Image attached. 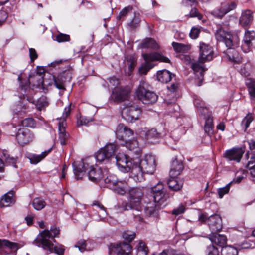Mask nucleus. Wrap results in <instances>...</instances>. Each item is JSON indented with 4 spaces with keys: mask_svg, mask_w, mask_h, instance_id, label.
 Masks as SVG:
<instances>
[{
    "mask_svg": "<svg viewBox=\"0 0 255 255\" xmlns=\"http://www.w3.org/2000/svg\"><path fill=\"white\" fill-rule=\"evenodd\" d=\"M128 201L119 203L118 208L123 211H132L141 212L142 210V200L144 196L143 190L139 187H132L128 191Z\"/></svg>",
    "mask_w": 255,
    "mask_h": 255,
    "instance_id": "nucleus-1",
    "label": "nucleus"
},
{
    "mask_svg": "<svg viewBox=\"0 0 255 255\" xmlns=\"http://www.w3.org/2000/svg\"><path fill=\"white\" fill-rule=\"evenodd\" d=\"M73 172L77 180L82 179L85 172H87L89 180L97 183L101 180L103 173L100 168H95L90 165L88 160H82L77 165L73 164Z\"/></svg>",
    "mask_w": 255,
    "mask_h": 255,
    "instance_id": "nucleus-2",
    "label": "nucleus"
},
{
    "mask_svg": "<svg viewBox=\"0 0 255 255\" xmlns=\"http://www.w3.org/2000/svg\"><path fill=\"white\" fill-rule=\"evenodd\" d=\"M199 221L202 222L207 221L208 226L212 231V236L209 239H227V237L217 233L223 227L222 220L219 215L215 214L208 216L207 213L201 214L199 217Z\"/></svg>",
    "mask_w": 255,
    "mask_h": 255,
    "instance_id": "nucleus-3",
    "label": "nucleus"
},
{
    "mask_svg": "<svg viewBox=\"0 0 255 255\" xmlns=\"http://www.w3.org/2000/svg\"><path fill=\"white\" fill-rule=\"evenodd\" d=\"M142 57L145 62L139 68V72L140 74H146L148 71L154 66V65L151 63L152 61H160L165 63H169L170 61L167 57L157 52L144 53L142 54Z\"/></svg>",
    "mask_w": 255,
    "mask_h": 255,
    "instance_id": "nucleus-4",
    "label": "nucleus"
},
{
    "mask_svg": "<svg viewBox=\"0 0 255 255\" xmlns=\"http://www.w3.org/2000/svg\"><path fill=\"white\" fill-rule=\"evenodd\" d=\"M215 38L218 41L223 42L226 46H238L240 39L236 34H231L224 30L222 27H219L215 33Z\"/></svg>",
    "mask_w": 255,
    "mask_h": 255,
    "instance_id": "nucleus-5",
    "label": "nucleus"
},
{
    "mask_svg": "<svg viewBox=\"0 0 255 255\" xmlns=\"http://www.w3.org/2000/svg\"><path fill=\"white\" fill-rule=\"evenodd\" d=\"M147 87L146 83H140L136 91V95L139 100L145 104L154 103L158 99V96L155 93L148 90Z\"/></svg>",
    "mask_w": 255,
    "mask_h": 255,
    "instance_id": "nucleus-6",
    "label": "nucleus"
},
{
    "mask_svg": "<svg viewBox=\"0 0 255 255\" xmlns=\"http://www.w3.org/2000/svg\"><path fill=\"white\" fill-rule=\"evenodd\" d=\"M141 114V109L132 104H127L121 111L123 118L128 122H133L139 119Z\"/></svg>",
    "mask_w": 255,
    "mask_h": 255,
    "instance_id": "nucleus-7",
    "label": "nucleus"
},
{
    "mask_svg": "<svg viewBox=\"0 0 255 255\" xmlns=\"http://www.w3.org/2000/svg\"><path fill=\"white\" fill-rule=\"evenodd\" d=\"M154 201L161 206L170 197L162 183L159 182L152 188Z\"/></svg>",
    "mask_w": 255,
    "mask_h": 255,
    "instance_id": "nucleus-8",
    "label": "nucleus"
},
{
    "mask_svg": "<svg viewBox=\"0 0 255 255\" xmlns=\"http://www.w3.org/2000/svg\"><path fill=\"white\" fill-rule=\"evenodd\" d=\"M132 240H127L117 244H111L109 246V252H115L118 255H129L131 253L132 247L130 245V241Z\"/></svg>",
    "mask_w": 255,
    "mask_h": 255,
    "instance_id": "nucleus-9",
    "label": "nucleus"
},
{
    "mask_svg": "<svg viewBox=\"0 0 255 255\" xmlns=\"http://www.w3.org/2000/svg\"><path fill=\"white\" fill-rule=\"evenodd\" d=\"M116 136L117 139L124 142H128L133 137V131L124 124H120L116 129Z\"/></svg>",
    "mask_w": 255,
    "mask_h": 255,
    "instance_id": "nucleus-10",
    "label": "nucleus"
},
{
    "mask_svg": "<svg viewBox=\"0 0 255 255\" xmlns=\"http://www.w3.org/2000/svg\"><path fill=\"white\" fill-rule=\"evenodd\" d=\"M117 147L114 144H107L97 152L96 155L97 161L101 162L111 158L114 155L115 151L117 150Z\"/></svg>",
    "mask_w": 255,
    "mask_h": 255,
    "instance_id": "nucleus-11",
    "label": "nucleus"
},
{
    "mask_svg": "<svg viewBox=\"0 0 255 255\" xmlns=\"http://www.w3.org/2000/svg\"><path fill=\"white\" fill-rule=\"evenodd\" d=\"M213 49L209 44L203 42L200 43L199 62L203 64L206 62L212 60L213 58Z\"/></svg>",
    "mask_w": 255,
    "mask_h": 255,
    "instance_id": "nucleus-12",
    "label": "nucleus"
},
{
    "mask_svg": "<svg viewBox=\"0 0 255 255\" xmlns=\"http://www.w3.org/2000/svg\"><path fill=\"white\" fill-rule=\"evenodd\" d=\"M72 77L70 71H65L60 73L57 77L53 76L54 85L59 90H65V84L70 82Z\"/></svg>",
    "mask_w": 255,
    "mask_h": 255,
    "instance_id": "nucleus-13",
    "label": "nucleus"
},
{
    "mask_svg": "<svg viewBox=\"0 0 255 255\" xmlns=\"http://www.w3.org/2000/svg\"><path fill=\"white\" fill-rule=\"evenodd\" d=\"M255 44V31L246 30L242 41L241 48L245 53L252 50Z\"/></svg>",
    "mask_w": 255,
    "mask_h": 255,
    "instance_id": "nucleus-14",
    "label": "nucleus"
},
{
    "mask_svg": "<svg viewBox=\"0 0 255 255\" xmlns=\"http://www.w3.org/2000/svg\"><path fill=\"white\" fill-rule=\"evenodd\" d=\"M141 168L145 173L152 174L156 168L155 157L151 154H147L140 160Z\"/></svg>",
    "mask_w": 255,
    "mask_h": 255,
    "instance_id": "nucleus-15",
    "label": "nucleus"
},
{
    "mask_svg": "<svg viewBox=\"0 0 255 255\" xmlns=\"http://www.w3.org/2000/svg\"><path fill=\"white\" fill-rule=\"evenodd\" d=\"M116 159L119 169L123 172H128L129 165H132L129 157L125 154L119 153L116 156Z\"/></svg>",
    "mask_w": 255,
    "mask_h": 255,
    "instance_id": "nucleus-16",
    "label": "nucleus"
},
{
    "mask_svg": "<svg viewBox=\"0 0 255 255\" xmlns=\"http://www.w3.org/2000/svg\"><path fill=\"white\" fill-rule=\"evenodd\" d=\"M197 106L199 108V110L202 115H203L205 120V124L204 125V131L208 135L213 134V118L211 116V113L208 111L206 107Z\"/></svg>",
    "mask_w": 255,
    "mask_h": 255,
    "instance_id": "nucleus-17",
    "label": "nucleus"
},
{
    "mask_svg": "<svg viewBox=\"0 0 255 255\" xmlns=\"http://www.w3.org/2000/svg\"><path fill=\"white\" fill-rule=\"evenodd\" d=\"M130 91L126 88L117 87L112 91L110 98L116 102H122L128 99Z\"/></svg>",
    "mask_w": 255,
    "mask_h": 255,
    "instance_id": "nucleus-18",
    "label": "nucleus"
},
{
    "mask_svg": "<svg viewBox=\"0 0 255 255\" xmlns=\"http://www.w3.org/2000/svg\"><path fill=\"white\" fill-rule=\"evenodd\" d=\"M237 4L235 2L230 3H222L221 7L215 9L212 12V14L215 17L221 19L227 13L236 8Z\"/></svg>",
    "mask_w": 255,
    "mask_h": 255,
    "instance_id": "nucleus-19",
    "label": "nucleus"
},
{
    "mask_svg": "<svg viewBox=\"0 0 255 255\" xmlns=\"http://www.w3.org/2000/svg\"><path fill=\"white\" fill-rule=\"evenodd\" d=\"M33 244L51 252H54L59 255H62L64 253V250L54 246L51 240H34Z\"/></svg>",
    "mask_w": 255,
    "mask_h": 255,
    "instance_id": "nucleus-20",
    "label": "nucleus"
},
{
    "mask_svg": "<svg viewBox=\"0 0 255 255\" xmlns=\"http://www.w3.org/2000/svg\"><path fill=\"white\" fill-rule=\"evenodd\" d=\"M244 153V150L240 147L233 148L231 149L228 150L224 153V157L228 161H233L239 163Z\"/></svg>",
    "mask_w": 255,
    "mask_h": 255,
    "instance_id": "nucleus-21",
    "label": "nucleus"
},
{
    "mask_svg": "<svg viewBox=\"0 0 255 255\" xmlns=\"http://www.w3.org/2000/svg\"><path fill=\"white\" fill-rule=\"evenodd\" d=\"M130 176L137 181L141 182L143 179V174L145 173L141 168L140 163H132V165H129Z\"/></svg>",
    "mask_w": 255,
    "mask_h": 255,
    "instance_id": "nucleus-22",
    "label": "nucleus"
},
{
    "mask_svg": "<svg viewBox=\"0 0 255 255\" xmlns=\"http://www.w3.org/2000/svg\"><path fill=\"white\" fill-rule=\"evenodd\" d=\"M33 136L30 131L26 128L19 129L16 134V139L18 143L24 145L33 139Z\"/></svg>",
    "mask_w": 255,
    "mask_h": 255,
    "instance_id": "nucleus-23",
    "label": "nucleus"
},
{
    "mask_svg": "<svg viewBox=\"0 0 255 255\" xmlns=\"http://www.w3.org/2000/svg\"><path fill=\"white\" fill-rule=\"evenodd\" d=\"M23 246V242L18 243L10 240H0V250L7 249L11 252H16Z\"/></svg>",
    "mask_w": 255,
    "mask_h": 255,
    "instance_id": "nucleus-24",
    "label": "nucleus"
},
{
    "mask_svg": "<svg viewBox=\"0 0 255 255\" xmlns=\"http://www.w3.org/2000/svg\"><path fill=\"white\" fill-rule=\"evenodd\" d=\"M60 229L56 227H51L50 230H44L40 232L36 239H46L47 238H59Z\"/></svg>",
    "mask_w": 255,
    "mask_h": 255,
    "instance_id": "nucleus-25",
    "label": "nucleus"
},
{
    "mask_svg": "<svg viewBox=\"0 0 255 255\" xmlns=\"http://www.w3.org/2000/svg\"><path fill=\"white\" fill-rule=\"evenodd\" d=\"M201 63L195 62L192 64V69L194 72V73L197 77L198 80L197 85L200 86L202 84V82L204 79V73L206 71V69L203 67V65H201Z\"/></svg>",
    "mask_w": 255,
    "mask_h": 255,
    "instance_id": "nucleus-26",
    "label": "nucleus"
},
{
    "mask_svg": "<svg viewBox=\"0 0 255 255\" xmlns=\"http://www.w3.org/2000/svg\"><path fill=\"white\" fill-rule=\"evenodd\" d=\"M253 20V12L250 10H246L242 12L239 19V24L246 28L250 25Z\"/></svg>",
    "mask_w": 255,
    "mask_h": 255,
    "instance_id": "nucleus-27",
    "label": "nucleus"
},
{
    "mask_svg": "<svg viewBox=\"0 0 255 255\" xmlns=\"http://www.w3.org/2000/svg\"><path fill=\"white\" fill-rule=\"evenodd\" d=\"M212 245L208 247V254L207 255H218L219 250L218 248L222 247L226 244L227 240H211Z\"/></svg>",
    "mask_w": 255,
    "mask_h": 255,
    "instance_id": "nucleus-28",
    "label": "nucleus"
},
{
    "mask_svg": "<svg viewBox=\"0 0 255 255\" xmlns=\"http://www.w3.org/2000/svg\"><path fill=\"white\" fill-rule=\"evenodd\" d=\"M184 169V166L181 161L175 159L172 162L171 168L169 172L170 176L176 177L179 175Z\"/></svg>",
    "mask_w": 255,
    "mask_h": 255,
    "instance_id": "nucleus-29",
    "label": "nucleus"
},
{
    "mask_svg": "<svg viewBox=\"0 0 255 255\" xmlns=\"http://www.w3.org/2000/svg\"><path fill=\"white\" fill-rule=\"evenodd\" d=\"M66 123L60 121L58 124L59 139L60 144L64 145L66 144V141L69 138V134L65 131Z\"/></svg>",
    "mask_w": 255,
    "mask_h": 255,
    "instance_id": "nucleus-30",
    "label": "nucleus"
},
{
    "mask_svg": "<svg viewBox=\"0 0 255 255\" xmlns=\"http://www.w3.org/2000/svg\"><path fill=\"white\" fill-rule=\"evenodd\" d=\"M161 205L155 202H149L144 207V212L146 216H151L156 214L157 211L160 208Z\"/></svg>",
    "mask_w": 255,
    "mask_h": 255,
    "instance_id": "nucleus-31",
    "label": "nucleus"
},
{
    "mask_svg": "<svg viewBox=\"0 0 255 255\" xmlns=\"http://www.w3.org/2000/svg\"><path fill=\"white\" fill-rule=\"evenodd\" d=\"M14 191L11 190L5 194L0 199V207H4L10 206L11 204L14 202L13 198Z\"/></svg>",
    "mask_w": 255,
    "mask_h": 255,
    "instance_id": "nucleus-32",
    "label": "nucleus"
},
{
    "mask_svg": "<svg viewBox=\"0 0 255 255\" xmlns=\"http://www.w3.org/2000/svg\"><path fill=\"white\" fill-rule=\"evenodd\" d=\"M169 188L174 191H178L182 188L183 181L181 179L178 180L176 177H170L167 181Z\"/></svg>",
    "mask_w": 255,
    "mask_h": 255,
    "instance_id": "nucleus-33",
    "label": "nucleus"
},
{
    "mask_svg": "<svg viewBox=\"0 0 255 255\" xmlns=\"http://www.w3.org/2000/svg\"><path fill=\"white\" fill-rule=\"evenodd\" d=\"M174 75L167 70H163L157 72V78L161 83H167L171 81Z\"/></svg>",
    "mask_w": 255,
    "mask_h": 255,
    "instance_id": "nucleus-34",
    "label": "nucleus"
},
{
    "mask_svg": "<svg viewBox=\"0 0 255 255\" xmlns=\"http://www.w3.org/2000/svg\"><path fill=\"white\" fill-rule=\"evenodd\" d=\"M238 46H226L227 48L226 51H223V53L227 56L229 60L231 61H236L239 57V53L235 49Z\"/></svg>",
    "mask_w": 255,
    "mask_h": 255,
    "instance_id": "nucleus-35",
    "label": "nucleus"
},
{
    "mask_svg": "<svg viewBox=\"0 0 255 255\" xmlns=\"http://www.w3.org/2000/svg\"><path fill=\"white\" fill-rule=\"evenodd\" d=\"M124 144L128 149L133 151L136 155H138L141 152L140 148L138 147V142L136 139H133L132 140L131 139Z\"/></svg>",
    "mask_w": 255,
    "mask_h": 255,
    "instance_id": "nucleus-36",
    "label": "nucleus"
},
{
    "mask_svg": "<svg viewBox=\"0 0 255 255\" xmlns=\"http://www.w3.org/2000/svg\"><path fill=\"white\" fill-rule=\"evenodd\" d=\"M112 190L118 194L123 195L126 192H128V189L127 188L126 183L121 181H118L114 185V187L112 188Z\"/></svg>",
    "mask_w": 255,
    "mask_h": 255,
    "instance_id": "nucleus-37",
    "label": "nucleus"
},
{
    "mask_svg": "<svg viewBox=\"0 0 255 255\" xmlns=\"http://www.w3.org/2000/svg\"><path fill=\"white\" fill-rule=\"evenodd\" d=\"M162 136V133L158 132L155 128H152L146 132L145 134V138L147 141L150 142L157 139L160 138Z\"/></svg>",
    "mask_w": 255,
    "mask_h": 255,
    "instance_id": "nucleus-38",
    "label": "nucleus"
},
{
    "mask_svg": "<svg viewBox=\"0 0 255 255\" xmlns=\"http://www.w3.org/2000/svg\"><path fill=\"white\" fill-rule=\"evenodd\" d=\"M125 62L128 65V70L132 72L137 63V57L134 55H128L125 57Z\"/></svg>",
    "mask_w": 255,
    "mask_h": 255,
    "instance_id": "nucleus-39",
    "label": "nucleus"
},
{
    "mask_svg": "<svg viewBox=\"0 0 255 255\" xmlns=\"http://www.w3.org/2000/svg\"><path fill=\"white\" fill-rule=\"evenodd\" d=\"M246 85L247 86L248 92L251 100L255 99V79L248 78L246 80Z\"/></svg>",
    "mask_w": 255,
    "mask_h": 255,
    "instance_id": "nucleus-40",
    "label": "nucleus"
},
{
    "mask_svg": "<svg viewBox=\"0 0 255 255\" xmlns=\"http://www.w3.org/2000/svg\"><path fill=\"white\" fill-rule=\"evenodd\" d=\"M52 148L48 149L47 151L43 152L40 155L33 154L30 159V162L32 164H37L43 159L51 151Z\"/></svg>",
    "mask_w": 255,
    "mask_h": 255,
    "instance_id": "nucleus-41",
    "label": "nucleus"
},
{
    "mask_svg": "<svg viewBox=\"0 0 255 255\" xmlns=\"http://www.w3.org/2000/svg\"><path fill=\"white\" fill-rule=\"evenodd\" d=\"M142 48L157 49L159 46L156 41L152 38H147L141 44Z\"/></svg>",
    "mask_w": 255,
    "mask_h": 255,
    "instance_id": "nucleus-42",
    "label": "nucleus"
},
{
    "mask_svg": "<svg viewBox=\"0 0 255 255\" xmlns=\"http://www.w3.org/2000/svg\"><path fill=\"white\" fill-rule=\"evenodd\" d=\"M238 250L231 246L223 245L221 247L222 255H238Z\"/></svg>",
    "mask_w": 255,
    "mask_h": 255,
    "instance_id": "nucleus-43",
    "label": "nucleus"
},
{
    "mask_svg": "<svg viewBox=\"0 0 255 255\" xmlns=\"http://www.w3.org/2000/svg\"><path fill=\"white\" fill-rule=\"evenodd\" d=\"M149 250L145 243L140 241L136 247L137 255H147Z\"/></svg>",
    "mask_w": 255,
    "mask_h": 255,
    "instance_id": "nucleus-44",
    "label": "nucleus"
},
{
    "mask_svg": "<svg viewBox=\"0 0 255 255\" xmlns=\"http://www.w3.org/2000/svg\"><path fill=\"white\" fill-rule=\"evenodd\" d=\"M32 205L36 210H41L46 206V202L41 198H35L32 202Z\"/></svg>",
    "mask_w": 255,
    "mask_h": 255,
    "instance_id": "nucleus-45",
    "label": "nucleus"
},
{
    "mask_svg": "<svg viewBox=\"0 0 255 255\" xmlns=\"http://www.w3.org/2000/svg\"><path fill=\"white\" fill-rule=\"evenodd\" d=\"M172 46L175 51L177 52H186L190 49V46L184 44L173 42Z\"/></svg>",
    "mask_w": 255,
    "mask_h": 255,
    "instance_id": "nucleus-46",
    "label": "nucleus"
},
{
    "mask_svg": "<svg viewBox=\"0 0 255 255\" xmlns=\"http://www.w3.org/2000/svg\"><path fill=\"white\" fill-rule=\"evenodd\" d=\"M118 181L116 177L113 175H110L104 179L106 186L111 189L114 187V185Z\"/></svg>",
    "mask_w": 255,
    "mask_h": 255,
    "instance_id": "nucleus-47",
    "label": "nucleus"
},
{
    "mask_svg": "<svg viewBox=\"0 0 255 255\" xmlns=\"http://www.w3.org/2000/svg\"><path fill=\"white\" fill-rule=\"evenodd\" d=\"M246 167L249 169L250 174L255 177V156L251 157Z\"/></svg>",
    "mask_w": 255,
    "mask_h": 255,
    "instance_id": "nucleus-48",
    "label": "nucleus"
},
{
    "mask_svg": "<svg viewBox=\"0 0 255 255\" xmlns=\"http://www.w3.org/2000/svg\"><path fill=\"white\" fill-rule=\"evenodd\" d=\"M252 71V65L250 63H246L241 67L240 72L242 76L247 77L250 76Z\"/></svg>",
    "mask_w": 255,
    "mask_h": 255,
    "instance_id": "nucleus-49",
    "label": "nucleus"
},
{
    "mask_svg": "<svg viewBox=\"0 0 255 255\" xmlns=\"http://www.w3.org/2000/svg\"><path fill=\"white\" fill-rule=\"evenodd\" d=\"M21 125L23 127L34 128L36 126V122L32 118H27L21 121Z\"/></svg>",
    "mask_w": 255,
    "mask_h": 255,
    "instance_id": "nucleus-50",
    "label": "nucleus"
},
{
    "mask_svg": "<svg viewBox=\"0 0 255 255\" xmlns=\"http://www.w3.org/2000/svg\"><path fill=\"white\" fill-rule=\"evenodd\" d=\"M232 183L233 181H231L225 187L218 189V194L220 198H222L225 194H227L229 192L230 186Z\"/></svg>",
    "mask_w": 255,
    "mask_h": 255,
    "instance_id": "nucleus-51",
    "label": "nucleus"
},
{
    "mask_svg": "<svg viewBox=\"0 0 255 255\" xmlns=\"http://www.w3.org/2000/svg\"><path fill=\"white\" fill-rule=\"evenodd\" d=\"M253 119L251 115L248 114L242 120L241 125L244 128L245 131L252 121Z\"/></svg>",
    "mask_w": 255,
    "mask_h": 255,
    "instance_id": "nucleus-52",
    "label": "nucleus"
},
{
    "mask_svg": "<svg viewBox=\"0 0 255 255\" xmlns=\"http://www.w3.org/2000/svg\"><path fill=\"white\" fill-rule=\"evenodd\" d=\"M255 243L254 240H244L239 245L240 249H249L254 247Z\"/></svg>",
    "mask_w": 255,
    "mask_h": 255,
    "instance_id": "nucleus-53",
    "label": "nucleus"
},
{
    "mask_svg": "<svg viewBox=\"0 0 255 255\" xmlns=\"http://www.w3.org/2000/svg\"><path fill=\"white\" fill-rule=\"evenodd\" d=\"M87 243L86 240H81L79 241L76 245L74 246L75 247L78 248L80 252H83L86 250H89L90 248L87 247Z\"/></svg>",
    "mask_w": 255,
    "mask_h": 255,
    "instance_id": "nucleus-54",
    "label": "nucleus"
},
{
    "mask_svg": "<svg viewBox=\"0 0 255 255\" xmlns=\"http://www.w3.org/2000/svg\"><path fill=\"white\" fill-rule=\"evenodd\" d=\"M122 237L124 239H134L136 238V233L127 230L122 233Z\"/></svg>",
    "mask_w": 255,
    "mask_h": 255,
    "instance_id": "nucleus-55",
    "label": "nucleus"
},
{
    "mask_svg": "<svg viewBox=\"0 0 255 255\" xmlns=\"http://www.w3.org/2000/svg\"><path fill=\"white\" fill-rule=\"evenodd\" d=\"M132 9L133 7L131 6H128L125 7L120 12L117 18L118 20L121 19L123 17L126 16L129 12L132 11Z\"/></svg>",
    "mask_w": 255,
    "mask_h": 255,
    "instance_id": "nucleus-56",
    "label": "nucleus"
},
{
    "mask_svg": "<svg viewBox=\"0 0 255 255\" xmlns=\"http://www.w3.org/2000/svg\"><path fill=\"white\" fill-rule=\"evenodd\" d=\"M185 211V206L183 204H180L177 207L175 208L172 211L173 215L175 216L179 215L183 213Z\"/></svg>",
    "mask_w": 255,
    "mask_h": 255,
    "instance_id": "nucleus-57",
    "label": "nucleus"
},
{
    "mask_svg": "<svg viewBox=\"0 0 255 255\" xmlns=\"http://www.w3.org/2000/svg\"><path fill=\"white\" fill-rule=\"evenodd\" d=\"M55 40L59 43L69 41L70 40V36L67 34L60 33L56 36Z\"/></svg>",
    "mask_w": 255,
    "mask_h": 255,
    "instance_id": "nucleus-58",
    "label": "nucleus"
},
{
    "mask_svg": "<svg viewBox=\"0 0 255 255\" xmlns=\"http://www.w3.org/2000/svg\"><path fill=\"white\" fill-rule=\"evenodd\" d=\"M189 16L190 17H197L199 20H201L203 17V16L199 13L198 10L195 8L191 10Z\"/></svg>",
    "mask_w": 255,
    "mask_h": 255,
    "instance_id": "nucleus-59",
    "label": "nucleus"
},
{
    "mask_svg": "<svg viewBox=\"0 0 255 255\" xmlns=\"http://www.w3.org/2000/svg\"><path fill=\"white\" fill-rule=\"evenodd\" d=\"M5 157V161L6 164L13 165L15 167H16L15 164L16 162V159L13 157H11L9 155H6L4 154Z\"/></svg>",
    "mask_w": 255,
    "mask_h": 255,
    "instance_id": "nucleus-60",
    "label": "nucleus"
},
{
    "mask_svg": "<svg viewBox=\"0 0 255 255\" xmlns=\"http://www.w3.org/2000/svg\"><path fill=\"white\" fill-rule=\"evenodd\" d=\"M47 105L48 103L46 101L45 97H41L38 100L37 106L40 110L42 108Z\"/></svg>",
    "mask_w": 255,
    "mask_h": 255,
    "instance_id": "nucleus-61",
    "label": "nucleus"
},
{
    "mask_svg": "<svg viewBox=\"0 0 255 255\" xmlns=\"http://www.w3.org/2000/svg\"><path fill=\"white\" fill-rule=\"evenodd\" d=\"M200 33V29L198 28L193 27L190 33V36L192 39L197 38Z\"/></svg>",
    "mask_w": 255,
    "mask_h": 255,
    "instance_id": "nucleus-62",
    "label": "nucleus"
},
{
    "mask_svg": "<svg viewBox=\"0 0 255 255\" xmlns=\"http://www.w3.org/2000/svg\"><path fill=\"white\" fill-rule=\"evenodd\" d=\"M8 17L7 13L4 10H0V25H2Z\"/></svg>",
    "mask_w": 255,
    "mask_h": 255,
    "instance_id": "nucleus-63",
    "label": "nucleus"
},
{
    "mask_svg": "<svg viewBox=\"0 0 255 255\" xmlns=\"http://www.w3.org/2000/svg\"><path fill=\"white\" fill-rule=\"evenodd\" d=\"M29 56L31 62H33L38 57V54L34 48H29Z\"/></svg>",
    "mask_w": 255,
    "mask_h": 255,
    "instance_id": "nucleus-64",
    "label": "nucleus"
}]
</instances>
